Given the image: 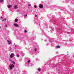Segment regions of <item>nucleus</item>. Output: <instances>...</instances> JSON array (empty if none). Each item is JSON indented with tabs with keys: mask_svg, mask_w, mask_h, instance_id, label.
I'll return each mask as SVG.
<instances>
[{
	"mask_svg": "<svg viewBox=\"0 0 74 74\" xmlns=\"http://www.w3.org/2000/svg\"><path fill=\"white\" fill-rule=\"evenodd\" d=\"M27 16V14H26L24 16L25 17V16Z\"/></svg>",
	"mask_w": 74,
	"mask_h": 74,
	"instance_id": "17",
	"label": "nucleus"
},
{
	"mask_svg": "<svg viewBox=\"0 0 74 74\" xmlns=\"http://www.w3.org/2000/svg\"><path fill=\"white\" fill-rule=\"evenodd\" d=\"M11 41V40H7V42H8V44H11V43H12Z\"/></svg>",
	"mask_w": 74,
	"mask_h": 74,
	"instance_id": "3",
	"label": "nucleus"
},
{
	"mask_svg": "<svg viewBox=\"0 0 74 74\" xmlns=\"http://www.w3.org/2000/svg\"><path fill=\"white\" fill-rule=\"evenodd\" d=\"M35 17H37V15L36 14L35 15Z\"/></svg>",
	"mask_w": 74,
	"mask_h": 74,
	"instance_id": "20",
	"label": "nucleus"
},
{
	"mask_svg": "<svg viewBox=\"0 0 74 74\" xmlns=\"http://www.w3.org/2000/svg\"><path fill=\"white\" fill-rule=\"evenodd\" d=\"M1 28V27L0 26V29Z\"/></svg>",
	"mask_w": 74,
	"mask_h": 74,
	"instance_id": "23",
	"label": "nucleus"
},
{
	"mask_svg": "<svg viewBox=\"0 0 74 74\" xmlns=\"http://www.w3.org/2000/svg\"><path fill=\"white\" fill-rule=\"evenodd\" d=\"M31 5V4H29V5H28V6H30Z\"/></svg>",
	"mask_w": 74,
	"mask_h": 74,
	"instance_id": "21",
	"label": "nucleus"
},
{
	"mask_svg": "<svg viewBox=\"0 0 74 74\" xmlns=\"http://www.w3.org/2000/svg\"><path fill=\"white\" fill-rule=\"evenodd\" d=\"M11 7H12V5H8V8H11Z\"/></svg>",
	"mask_w": 74,
	"mask_h": 74,
	"instance_id": "6",
	"label": "nucleus"
},
{
	"mask_svg": "<svg viewBox=\"0 0 74 74\" xmlns=\"http://www.w3.org/2000/svg\"><path fill=\"white\" fill-rule=\"evenodd\" d=\"M27 62H28V63H30V60H28Z\"/></svg>",
	"mask_w": 74,
	"mask_h": 74,
	"instance_id": "15",
	"label": "nucleus"
},
{
	"mask_svg": "<svg viewBox=\"0 0 74 74\" xmlns=\"http://www.w3.org/2000/svg\"><path fill=\"white\" fill-rule=\"evenodd\" d=\"M34 51H37V49H36V48L35 49H34Z\"/></svg>",
	"mask_w": 74,
	"mask_h": 74,
	"instance_id": "19",
	"label": "nucleus"
},
{
	"mask_svg": "<svg viewBox=\"0 0 74 74\" xmlns=\"http://www.w3.org/2000/svg\"><path fill=\"white\" fill-rule=\"evenodd\" d=\"M14 56L13 53H12L10 56V58H12Z\"/></svg>",
	"mask_w": 74,
	"mask_h": 74,
	"instance_id": "1",
	"label": "nucleus"
},
{
	"mask_svg": "<svg viewBox=\"0 0 74 74\" xmlns=\"http://www.w3.org/2000/svg\"><path fill=\"white\" fill-rule=\"evenodd\" d=\"M7 21V19H4L3 20H2V21Z\"/></svg>",
	"mask_w": 74,
	"mask_h": 74,
	"instance_id": "12",
	"label": "nucleus"
},
{
	"mask_svg": "<svg viewBox=\"0 0 74 74\" xmlns=\"http://www.w3.org/2000/svg\"><path fill=\"white\" fill-rule=\"evenodd\" d=\"M11 62H12V63H13L14 64H15V62H14L12 61H11Z\"/></svg>",
	"mask_w": 74,
	"mask_h": 74,
	"instance_id": "10",
	"label": "nucleus"
},
{
	"mask_svg": "<svg viewBox=\"0 0 74 74\" xmlns=\"http://www.w3.org/2000/svg\"><path fill=\"white\" fill-rule=\"evenodd\" d=\"M14 9H17V8H18V7H17V5H15L14 6Z\"/></svg>",
	"mask_w": 74,
	"mask_h": 74,
	"instance_id": "5",
	"label": "nucleus"
},
{
	"mask_svg": "<svg viewBox=\"0 0 74 74\" xmlns=\"http://www.w3.org/2000/svg\"><path fill=\"white\" fill-rule=\"evenodd\" d=\"M25 33H27V31L26 30H25L24 31Z\"/></svg>",
	"mask_w": 74,
	"mask_h": 74,
	"instance_id": "16",
	"label": "nucleus"
},
{
	"mask_svg": "<svg viewBox=\"0 0 74 74\" xmlns=\"http://www.w3.org/2000/svg\"><path fill=\"white\" fill-rule=\"evenodd\" d=\"M18 21V19L16 18L15 19V22H17Z\"/></svg>",
	"mask_w": 74,
	"mask_h": 74,
	"instance_id": "7",
	"label": "nucleus"
},
{
	"mask_svg": "<svg viewBox=\"0 0 74 74\" xmlns=\"http://www.w3.org/2000/svg\"><path fill=\"white\" fill-rule=\"evenodd\" d=\"M1 19H3V17H1Z\"/></svg>",
	"mask_w": 74,
	"mask_h": 74,
	"instance_id": "22",
	"label": "nucleus"
},
{
	"mask_svg": "<svg viewBox=\"0 0 74 74\" xmlns=\"http://www.w3.org/2000/svg\"><path fill=\"white\" fill-rule=\"evenodd\" d=\"M38 71H41V69H40V68L38 69Z\"/></svg>",
	"mask_w": 74,
	"mask_h": 74,
	"instance_id": "11",
	"label": "nucleus"
},
{
	"mask_svg": "<svg viewBox=\"0 0 74 74\" xmlns=\"http://www.w3.org/2000/svg\"><path fill=\"white\" fill-rule=\"evenodd\" d=\"M56 48H60V46H57L56 47Z\"/></svg>",
	"mask_w": 74,
	"mask_h": 74,
	"instance_id": "9",
	"label": "nucleus"
},
{
	"mask_svg": "<svg viewBox=\"0 0 74 74\" xmlns=\"http://www.w3.org/2000/svg\"><path fill=\"white\" fill-rule=\"evenodd\" d=\"M3 0H1L0 1V2H1V3L3 2Z\"/></svg>",
	"mask_w": 74,
	"mask_h": 74,
	"instance_id": "13",
	"label": "nucleus"
},
{
	"mask_svg": "<svg viewBox=\"0 0 74 74\" xmlns=\"http://www.w3.org/2000/svg\"><path fill=\"white\" fill-rule=\"evenodd\" d=\"M9 67L10 68V70H12V67H14V64L10 65V66H9Z\"/></svg>",
	"mask_w": 74,
	"mask_h": 74,
	"instance_id": "2",
	"label": "nucleus"
},
{
	"mask_svg": "<svg viewBox=\"0 0 74 74\" xmlns=\"http://www.w3.org/2000/svg\"><path fill=\"white\" fill-rule=\"evenodd\" d=\"M34 7L35 8H37V6L36 5H35L34 6Z\"/></svg>",
	"mask_w": 74,
	"mask_h": 74,
	"instance_id": "14",
	"label": "nucleus"
},
{
	"mask_svg": "<svg viewBox=\"0 0 74 74\" xmlns=\"http://www.w3.org/2000/svg\"><path fill=\"white\" fill-rule=\"evenodd\" d=\"M16 56H17V57H19V55L17 54V55H16Z\"/></svg>",
	"mask_w": 74,
	"mask_h": 74,
	"instance_id": "18",
	"label": "nucleus"
},
{
	"mask_svg": "<svg viewBox=\"0 0 74 74\" xmlns=\"http://www.w3.org/2000/svg\"><path fill=\"white\" fill-rule=\"evenodd\" d=\"M39 7L41 8H43V5H42L40 4L39 5Z\"/></svg>",
	"mask_w": 74,
	"mask_h": 74,
	"instance_id": "4",
	"label": "nucleus"
},
{
	"mask_svg": "<svg viewBox=\"0 0 74 74\" xmlns=\"http://www.w3.org/2000/svg\"><path fill=\"white\" fill-rule=\"evenodd\" d=\"M14 25L16 26V27H18V25H17V24L15 23L14 24Z\"/></svg>",
	"mask_w": 74,
	"mask_h": 74,
	"instance_id": "8",
	"label": "nucleus"
}]
</instances>
